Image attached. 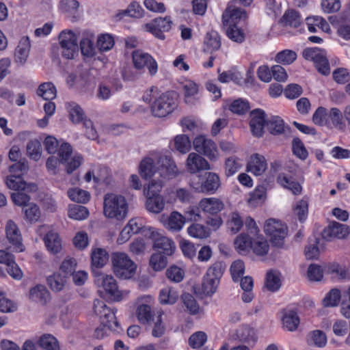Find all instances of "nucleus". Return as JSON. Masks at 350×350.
I'll use <instances>...</instances> for the list:
<instances>
[{
    "label": "nucleus",
    "mask_w": 350,
    "mask_h": 350,
    "mask_svg": "<svg viewBox=\"0 0 350 350\" xmlns=\"http://www.w3.org/2000/svg\"><path fill=\"white\" fill-rule=\"evenodd\" d=\"M128 204L125 198L115 193H107L104 197L103 213L105 217L121 221L126 217Z\"/></svg>",
    "instance_id": "nucleus-1"
},
{
    "label": "nucleus",
    "mask_w": 350,
    "mask_h": 350,
    "mask_svg": "<svg viewBox=\"0 0 350 350\" xmlns=\"http://www.w3.org/2000/svg\"><path fill=\"white\" fill-rule=\"evenodd\" d=\"M111 262L115 275L121 279H129L135 273L136 265L124 252H115L111 255Z\"/></svg>",
    "instance_id": "nucleus-2"
},
{
    "label": "nucleus",
    "mask_w": 350,
    "mask_h": 350,
    "mask_svg": "<svg viewBox=\"0 0 350 350\" xmlns=\"http://www.w3.org/2000/svg\"><path fill=\"white\" fill-rule=\"evenodd\" d=\"M191 187L197 192L213 193L220 186L219 176L213 172H205L193 176L190 180Z\"/></svg>",
    "instance_id": "nucleus-3"
},
{
    "label": "nucleus",
    "mask_w": 350,
    "mask_h": 350,
    "mask_svg": "<svg viewBox=\"0 0 350 350\" xmlns=\"http://www.w3.org/2000/svg\"><path fill=\"white\" fill-rule=\"evenodd\" d=\"M94 312L100 318V323L109 330L119 333L122 329L117 320L113 310L108 308L102 300H94Z\"/></svg>",
    "instance_id": "nucleus-4"
},
{
    "label": "nucleus",
    "mask_w": 350,
    "mask_h": 350,
    "mask_svg": "<svg viewBox=\"0 0 350 350\" xmlns=\"http://www.w3.org/2000/svg\"><path fill=\"white\" fill-rule=\"evenodd\" d=\"M264 230L270 237L271 243L277 247H282L284 239L287 235V227L281 221L275 219H269L266 221Z\"/></svg>",
    "instance_id": "nucleus-5"
},
{
    "label": "nucleus",
    "mask_w": 350,
    "mask_h": 350,
    "mask_svg": "<svg viewBox=\"0 0 350 350\" xmlns=\"http://www.w3.org/2000/svg\"><path fill=\"white\" fill-rule=\"evenodd\" d=\"M95 284L98 287H103L116 301H120L122 297V292L118 289L116 280L113 276L105 274L99 270L93 269Z\"/></svg>",
    "instance_id": "nucleus-6"
},
{
    "label": "nucleus",
    "mask_w": 350,
    "mask_h": 350,
    "mask_svg": "<svg viewBox=\"0 0 350 350\" xmlns=\"http://www.w3.org/2000/svg\"><path fill=\"white\" fill-rule=\"evenodd\" d=\"M176 107L174 99L170 92L162 94L151 105V112L155 117H165Z\"/></svg>",
    "instance_id": "nucleus-7"
},
{
    "label": "nucleus",
    "mask_w": 350,
    "mask_h": 350,
    "mask_svg": "<svg viewBox=\"0 0 350 350\" xmlns=\"http://www.w3.org/2000/svg\"><path fill=\"white\" fill-rule=\"evenodd\" d=\"M303 57L306 60L312 61L317 70L323 75L330 72L329 62L324 51L319 48H308L304 50Z\"/></svg>",
    "instance_id": "nucleus-8"
},
{
    "label": "nucleus",
    "mask_w": 350,
    "mask_h": 350,
    "mask_svg": "<svg viewBox=\"0 0 350 350\" xmlns=\"http://www.w3.org/2000/svg\"><path fill=\"white\" fill-rule=\"evenodd\" d=\"M72 152V147L68 143L62 144L58 149L59 162L65 164L66 170L68 174H71L77 169L83 161V157L79 154H75L70 159Z\"/></svg>",
    "instance_id": "nucleus-9"
},
{
    "label": "nucleus",
    "mask_w": 350,
    "mask_h": 350,
    "mask_svg": "<svg viewBox=\"0 0 350 350\" xmlns=\"http://www.w3.org/2000/svg\"><path fill=\"white\" fill-rule=\"evenodd\" d=\"M62 56L68 59L75 57L78 52L77 39L72 31H63L59 36Z\"/></svg>",
    "instance_id": "nucleus-10"
},
{
    "label": "nucleus",
    "mask_w": 350,
    "mask_h": 350,
    "mask_svg": "<svg viewBox=\"0 0 350 350\" xmlns=\"http://www.w3.org/2000/svg\"><path fill=\"white\" fill-rule=\"evenodd\" d=\"M193 144L197 152L207 157L210 160H216L218 158L217 148L213 140L200 135L195 138Z\"/></svg>",
    "instance_id": "nucleus-11"
},
{
    "label": "nucleus",
    "mask_w": 350,
    "mask_h": 350,
    "mask_svg": "<svg viewBox=\"0 0 350 350\" xmlns=\"http://www.w3.org/2000/svg\"><path fill=\"white\" fill-rule=\"evenodd\" d=\"M172 21L170 16L158 17L146 24V29L160 40H164V32L169 31L172 28Z\"/></svg>",
    "instance_id": "nucleus-12"
},
{
    "label": "nucleus",
    "mask_w": 350,
    "mask_h": 350,
    "mask_svg": "<svg viewBox=\"0 0 350 350\" xmlns=\"http://www.w3.org/2000/svg\"><path fill=\"white\" fill-rule=\"evenodd\" d=\"M133 62L137 70H142L147 67L150 75H154L157 72V64L152 57L142 51L137 50L132 53Z\"/></svg>",
    "instance_id": "nucleus-13"
},
{
    "label": "nucleus",
    "mask_w": 350,
    "mask_h": 350,
    "mask_svg": "<svg viewBox=\"0 0 350 350\" xmlns=\"http://www.w3.org/2000/svg\"><path fill=\"white\" fill-rule=\"evenodd\" d=\"M237 0H232L228 5L222 16L223 23L226 26L236 25L241 20L247 17L245 10L237 6Z\"/></svg>",
    "instance_id": "nucleus-14"
},
{
    "label": "nucleus",
    "mask_w": 350,
    "mask_h": 350,
    "mask_svg": "<svg viewBox=\"0 0 350 350\" xmlns=\"http://www.w3.org/2000/svg\"><path fill=\"white\" fill-rule=\"evenodd\" d=\"M349 232L348 226L333 221L323 230L322 237L327 241H332L334 239H342L347 238Z\"/></svg>",
    "instance_id": "nucleus-15"
},
{
    "label": "nucleus",
    "mask_w": 350,
    "mask_h": 350,
    "mask_svg": "<svg viewBox=\"0 0 350 350\" xmlns=\"http://www.w3.org/2000/svg\"><path fill=\"white\" fill-rule=\"evenodd\" d=\"M150 238L153 241V247L157 252L165 255H172L175 250V245L172 239L152 231Z\"/></svg>",
    "instance_id": "nucleus-16"
},
{
    "label": "nucleus",
    "mask_w": 350,
    "mask_h": 350,
    "mask_svg": "<svg viewBox=\"0 0 350 350\" xmlns=\"http://www.w3.org/2000/svg\"><path fill=\"white\" fill-rule=\"evenodd\" d=\"M157 164L159 165V174L165 178H172L179 174L178 169L174 161L168 156L156 157Z\"/></svg>",
    "instance_id": "nucleus-17"
},
{
    "label": "nucleus",
    "mask_w": 350,
    "mask_h": 350,
    "mask_svg": "<svg viewBox=\"0 0 350 350\" xmlns=\"http://www.w3.org/2000/svg\"><path fill=\"white\" fill-rule=\"evenodd\" d=\"M5 233L9 243L14 247V250L16 252H23L25 247L22 243V235L17 225L13 221L9 220L7 222Z\"/></svg>",
    "instance_id": "nucleus-18"
},
{
    "label": "nucleus",
    "mask_w": 350,
    "mask_h": 350,
    "mask_svg": "<svg viewBox=\"0 0 350 350\" xmlns=\"http://www.w3.org/2000/svg\"><path fill=\"white\" fill-rule=\"evenodd\" d=\"M250 126L253 135L262 137L265 123L267 124L265 111L260 109H254L250 113Z\"/></svg>",
    "instance_id": "nucleus-19"
},
{
    "label": "nucleus",
    "mask_w": 350,
    "mask_h": 350,
    "mask_svg": "<svg viewBox=\"0 0 350 350\" xmlns=\"http://www.w3.org/2000/svg\"><path fill=\"white\" fill-rule=\"evenodd\" d=\"M186 165L187 170L191 174L211 169L208 161L202 156L195 152H191L188 155Z\"/></svg>",
    "instance_id": "nucleus-20"
},
{
    "label": "nucleus",
    "mask_w": 350,
    "mask_h": 350,
    "mask_svg": "<svg viewBox=\"0 0 350 350\" xmlns=\"http://www.w3.org/2000/svg\"><path fill=\"white\" fill-rule=\"evenodd\" d=\"M267 168V161L264 156L258 153L250 156L247 164V171L255 176H260Z\"/></svg>",
    "instance_id": "nucleus-21"
},
{
    "label": "nucleus",
    "mask_w": 350,
    "mask_h": 350,
    "mask_svg": "<svg viewBox=\"0 0 350 350\" xmlns=\"http://www.w3.org/2000/svg\"><path fill=\"white\" fill-rule=\"evenodd\" d=\"M5 184L7 187L15 191L22 190L24 191H32L37 189V186L35 184H27L26 182L23 180L21 174H12L8 176L5 179Z\"/></svg>",
    "instance_id": "nucleus-22"
},
{
    "label": "nucleus",
    "mask_w": 350,
    "mask_h": 350,
    "mask_svg": "<svg viewBox=\"0 0 350 350\" xmlns=\"http://www.w3.org/2000/svg\"><path fill=\"white\" fill-rule=\"evenodd\" d=\"M29 297L32 301L45 305L49 300L50 294L44 285L38 284L30 289Z\"/></svg>",
    "instance_id": "nucleus-23"
},
{
    "label": "nucleus",
    "mask_w": 350,
    "mask_h": 350,
    "mask_svg": "<svg viewBox=\"0 0 350 350\" xmlns=\"http://www.w3.org/2000/svg\"><path fill=\"white\" fill-rule=\"evenodd\" d=\"M200 208L205 213L217 214L224 208L223 202L218 198H203L199 203Z\"/></svg>",
    "instance_id": "nucleus-24"
},
{
    "label": "nucleus",
    "mask_w": 350,
    "mask_h": 350,
    "mask_svg": "<svg viewBox=\"0 0 350 350\" xmlns=\"http://www.w3.org/2000/svg\"><path fill=\"white\" fill-rule=\"evenodd\" d=\"M30 41L28 37H23L15 50V61L21 65L25 64L30 50Z\"/></svg>",
    "instance_id": "nucleus-25"
},
{
    "label": "nucleus",
    "mask_w": 350,
    "mask_h": 350,
    "mask_svg": "<svg viewBox=\"0 0 350 350\" xmlns=\"http://www.w3.org/2000/svg\"><path fill=\"white\" fill-rule=\"evenodd\" d=\"M44 241L47 250L52 254H57L62 250V241L59 234L53 231L49 230L44 237Z\"/></svg>",
    "instance_id": "nucleus-26"
},
{
    "label": "nucleus",
    "mask_w": 350,
    "mask_h": 350,
    "mask_svg": "<svg viewBox=\"0 0 350 350\" xmlns=\"http://www.w3.org/2000/svg\"><path fill=\"white\" fill-rule=\"evenodd\" d=\"M156 155L154 158L150 157H145L140 163L139 173L142 178H150L157 174V168L154 165V159L157 160Z\"/></svg>",
    "instance_id": "nucleus-27"
},
{
    "label": "nucleus",
    "mask_w": 350,
    "mask_h": 350,
    "mask_svg": "<svg viewBox=\"0 0 350 350\" xmlns=\"http://www.w3.org/2000/svg\"><path fill=\"white\" fill-rule=\"evenodd\" d=\"M109 255L105 250L96 248L92 251L91 260L92 270H98L103 267L108 261Z\"/></svg>",
    "instance_id": "nucleus-28"
},
{
    "label": "nucleus",
    "mask_w": 350,
    "mask_h": 350,
    "mask_svg": "<svg viewBox=\"0 0 350 350\" xmlns=\"http://www.w3.org/2000/svg\"><path fill=\"white\" fill-rule=\"evenodd\" d=\"M278 183L284 188L288 189L293 194H300L302 190L301 185L293 180L291 177H288L285 174H280L277 178Z\"/></svg>",
    "instance_id": "nucleus-29"
},
{
    "label": "nucleus",
    "mask_w": 350,
    "mask_h": 350,
    "mask_svg": "<svg viewBox=\"0 0 350 350\" xmlns=\"http://www.w3.org/2000/svg\"><path fill=\"white\" fill-rule=\"evenodd\" d=\"M157 315V311L152 310L149 305L142 304L137 307V317L142 323H150L154 321Z\"/></svg>",
    "instance_id": "nucleus-30"
},
{
    "label": "nucleus",
    "mask_w": 350,
    "mask_h": 350,
    "mask_svg": "<svg viewBox=\"0 0 350 350\" xmlns=\"http://www.w3.org/2000/svg\"><path fill=\"white\" fill-rule=\"evenodd\" d=\"M204 51L212 53L217 51L221 46V40L218 33L211 31L206 34L204 41Z\"/></svg>",
    "instance_id": "nucleus-31"
},
{
    "label": "nucleus",
    "mask_w": 350,
    "mask_h": 350,
    "mask_svg": "<svg viewBox=\"0 0 350 350\" xmlns=\"http://www.w3.org/2000/svg\"><path fill=\"white\" fill-rule=\"evenodd\" d=\"M47 284L53 291L59 292L62 291L66 284V275H62L60 273H54L46 278Z\"/></svg>",
    "instance_id": "nucleus-32"
},
{
    "label": "nucleus",
    "mask_w": 350,
    "mask_h": 350,
    "mask_svg": "<svg viewBox=\"0 0 350 350\" xmlns=\"http://www.w3.org/2000/svg\"><path fill=\"white\" fill-rule=\"evenodd\" d=\"M282 323L284 327L287 330L295 331L299 324V318L297 312L293 310H284L283 312Z\"/></svg>",
    "instance_id": "nucleus-33"
},
{
    "label": "nucleus",
    "mask_w": 350,
    "mask_h": 350,
    "mask_svg": "<svg viewBox=\"0 0 350 350\" xmlns=\"http://www.w3.org/2000/svg\"><path fill=\"white\" fill-rule=\"evenodd\" d=\"M146 207L147 210L153 213H159L164 208L165 202L160 195L147 196Z\"/></svg>",
    "instance_id": "nucleus-34"
},
{
    "label": "nucleus",
    "mask_w": 350,
    "mask_h": 350,
    "mask_svg": "<svg viewBox=\"0 0 350 350\" xmlns=\"http://www.w3.org/2000/svg\"><path fill=\"white\" fill-rule=\"evenodd\" d=\"M236 336L241 342L247 344L254 343L256 340L254 329L247 325H243L237 329Z\"/></svg>",
    "instance_id": "nucleus-35"
},
{
    "label": "nucleus",
    "mask_w": 350,
    "mask_h": 350,
    "mask_svg": "<svg viewBox=\"0 0 350 350\" xmlns=\"http://www.w3.org/2000/svg\"><path fill=\"white\" fill-rule=\"evenodd\" d=\"M281 21L284 25L291 27H297L301 24V17L299 12L293 9L286 10Z\"/></svg>",
    "instance_id": "nucleus-36"
},
{
    "label": "nucleus",
    "mask_w": 350,
    "mask_h": 350,
    "mask_svg": "<svg viewBox=\"0 0 350 350\" xmlns=\"http://www.w3.org/2000/svg\"><path fill=\"white\" fill-rule=\"evenodd\" d=\"M185 217L177 211H173L169 218L167 222V228L174 231H180L185 224Z\"/></svg>",
    "instance_id": "nucleus-37"
},
{
    "label": "nucleus",
    "mask_w": 350,
    "mask_h": 350,
    "mask_svg": "<svg viewBox=\"0 0 350 350\" xmlns=\"http://www.w3.org/2000/svg\"><path fill=\"white\" fill-rule=\"evenodd\" d=\"M37 94L46 100H51L56 97L57 90L51 82H46L39 85Z\"/></svg>",
    "instance_id": "nucleus-38"
},
{
    "label": "nucleus",
    "mask_w": 350,
    "mask_h": 350,
    "mask_svg": "<svg viewBox=\"0 0 350 350\" xmlns=\"http://www.w3.org/2000/svg\"><path fill=\"white\" fill-rule=\"evenodd\" d=\"M187 232L190 237L196 239H206L210 236V230L204 226L200 224H193L187 228Z\"/></svg>",
    "instance_id": "nucleus-39"
},
{
    "label": "nucleus",
    "mask_w": 350,
    "mask_h": 350,
    "mask_svg": "<svg viewBox=\"0 0 350 350\" xmlns=\"http://www.w3.org/2000/svg\"><path fill=\"white\" fill-rule=\"evenodd\" d=\"M341 298V293L339 289L332 288L322 300L323 307H336L338 305Z\"/></svg>",
    "instance_id": "nucleus-40"
},
{
    "label": "nucleus",
    "mask_w": 350,
    "mask_h": 350,
    "mask_svg": "<svg viewBox=\"0 0 350 350\" xmlns=\"http://www.w3.org/2000/svg\"><path fill=\"white\" fill-rule=\"evenodd\" d=\"M70 119L73 123H79L84 122L85 115L81 107L75 103H69L67 104Z\"/></svg>",
    "instance_id": "nucleus-41"
},
{
    "label": "nucleus",
    "mask_w": 350,
    "mask_h": 350,
    "mask_svg": "<svg viewBox=\"0 0 350 350\" xmlns=\"http://www.w3.org/2000/svg\"><path fill=\"white\" fill-rule=\"evenodd\" d=\"M267 128L270 133L280 135L284 131V121L278 116L272 117L267 121Z\"/></svg>",
    "instance_id": "nucleus-42"
},
{
    "label": "nucleus",
    "mask_w": 350,
    "mask_h": 350,
    "mask_svg": "<svg viewBox=\"0 0 350 350\" xmlns=\"http://www.w3.org/2000/svg\"><path fill=\"white\" fill-rule=\"evenodd\" d=\"M67 193L71 200L78 203H86L90 198L89 192L79 188L70 189Z\"/></svg>",
    "instance_id": "nucleus-43"
},
{
    "label": "nucleus",
    "mask_w": 350,
    "mask_h": 350,
    "mask_svg": "<svg viewBox=\"0 0 350 350\" xmlns=\"http://www.w3.org/2000/svg\"><path fill=\"white\" fill-rule=\"evenodd\" d=\"M344 114L336 107L330 109L328 117L335 128L340 131H345V124L343 122Z\"/></svg>",
    "instance_id": "nucleus-44"
},
{
    "label": "nucleus",
    "mask_w": 350,
    "mask_h": 350,
    "mask_svg": "<svg viewBox=\"0 0 350 350\" xmlns=\"http://www.w3.org/2000/svg\"><path fill=\"white\" fill-rule=\"evenodd\" d=\"M41 149V144L38 139L31 140L27 144V154L30 159L38 161L42 154Z\"/></svg>",
    "instance_id": "nucleus-45"
},
{
    "label": "nucleus",
    "mask_w": 350,
    "mask_h": 350,
    "mask_svg": "<svg viewBox=\"0 0 350 350\" xmlns=\"http://www.w3.org/2000/svg\"><path fill=\"white\" fill-rule=\"evenodd\" d=\"M88 215V208L82 205L73 204L69 206L68 216L72 219L82 220L87 218Z\"/></svg>",
    "instance_id": "nucleus-46"
},
{
    "label": "nucleus",
    "mask_w": 350,
    "mask_h": 350,
    "mask_svg": "<svg viewBox=\"0 0 350 350\" xmlns=\"http://www.w3.org/2000/svg\"><path fill=\"white\" fill-rule=\"evenodd\" d=\"M25 219L31 223L36 222L40 217L41 213L39 207L35 204H28L23 208Z\"/></svg>",
    "instance_id": "nucleus-47"
},
{
    "label": "nucleus",
    "mask_w": 350,
    "mask_h": 350,
    "mask_svg": "<svg viewBox=\"0 0 350 350\" xmlns=\"http://www.w3.org/2000/svg\"><path fill=\"white\" fill-rule=\"evenodd\" d=\"M167 256L159 252L153 254L150 259V265L155 271L162 270L167 266Z\"/></svg>",
    "instance_id": "nucleus-48"
},
{
    "label": "nucleus",
    "mask_w": 350,
    "mask_h": 350,
    "mask_svg": "<svg viewBox=\"0 0 350 350\" xmlns=\"http://www.w3.org/2000/svg\"><path fill=\"white\" fill-rule=\"evenodd\" d=\"M181 298L183 306L191 314H196L198 312L200 306L192 295L185 293L182 295Z\"/></svg>",
    "instance_id": "nucleus-49"
},
{
    "label": "nucleus",
    "mask_w": 350,
    "mask_h": 350,
    "mask_svg": "<svg viewBox=\"0 0 350 350\" xmlns=\"http://www.w3.org/2000/svg\"><path fill=\"white\" fill-rule=\"evenodd\" d=\"M38 344L40 347L46 350H59L57 339L51 334H44L41 336Z\"/></svg>",
    "instance_id": "nucleus-50"
},
{
    "label": "nucleus",
    "mask_w": 350,
    "mask_h": 350,
    "mask_svg": "<svg viewBox=\"0 0 350 350\" xmlns=\"http://www.w3.org/2000/svg\"><path fill=\"white\" fill-rule=\"evenodd\" d=\"M178 298V295L176 291L171 288H165L161 291L159 300L163 304H173Z\"/></svg>",
    "instance_id": "nucleus-51"
},
{
    "label": "nucleus",
    "mask_w": 350,
    "mask_h": 350,
    "mask_svg": "<svg viewBox=\"0 0 350 350\" xmlns=\"http://www.w3.org/2000/svg\"><path fill=\"white\" fill-rule=\"evenodd\" d=\"M265 286L268 291L274 292L281 286V282L278 273L270 271L267 273Z\"/></svg>",
    "instance_id": "nucleus-52"
},
{
    "label": "nucleus",
    "mask_w": 350,
    "mask_h": 350,
    "mask_svg": "<svg viewBox=\"0 0 350 350\" xmlns=\"http://www.w3.org/2000/svg\"><path fill=\"white\" fill-rule=\"evenodd\" d=\"M234 243L236 249L239 253H241L246 252L248 248L252 247L253 241L248 235L243 233L237 237Z\"/></svg>",
    "instance_id": "nucleus-53"
},
{
    "label": "nucleus",
    "mask_w": 350,
    "mask_h": 350,
    "mask_svg": "<svg viewBox=\"0 0 350 350\" xmlns=\"http://www.w3.org/2000/svg\"><path fill=\"white\" fill-rule=\"evenodd\" d=\"M266 189L264 186H258L250 194L248 202L252 206H258L262 203L265 198Z\"/></svg>",
    "instance_id": "nucleus-54"
},
{
    "label": "nucleus",
    "mask_w": 350,
    "mask_h": 350,
    "mask_svg": "<svg viewBox=\"0 0 350 350\" xmlns=\"http://www.w3.org/2000/svg\"><path fill=\"white\" fill-rule=\"evenodd\" d=\"M297 59V53L292 50L286 49L279 52L275 56V61L283 64H291Z\"/></svg>",
    "instance_id": "nucleus-55"
},
{
    "label": "nucleus",
    "mask_w": 350,
    "mask_h": 350,
    "mask_svg": "<svg viewBox=\"0 0 350 350\" xmlns=\"http://www.w3.org/2000/svg\"><path fill=\"white\" fill-rule=\"evenodd\" d=\"M219 282V280L206 275L202 282V290L204 293L206 295H213L216 291Z\"/></svg>",
    "instance_id": "nucleus-56"
},
{
    "label": "nucleus",
    "mask_w": 350,
    "mask_h": 350,
    "mask_svg": "<svg viewBox=\"0 0 350 350\" xmlns=\"http://www.w3.org/2000/svg\"><path fill=\"white\" fill-rule=\"evenodd\" d=\"M310 342L318 347H323L327 344V337L325 334L321 330H314L311 332L309 335Z\"/></svg>",
    "instance_id": "nucleus-57"
},
{
    "label": "nucleus",
    "mask_w": 350,
    "mask_h": 350,
    "mask_svg": "<svg viewBox=\"0 0 350 350\" xmlns=\"http://www.w3.org/2000/svg\"><path fill=\"white\" fill-rule=\"evenodd\" d=\"M318 239L310 240L308 245L305 247V256L307 259H317L320 254V250L318 246Z\"/></svg>",
    "instance_id": "nucleus-58"
},
{
    "label": "nucleus",
    "mask_w": 350,
    "mask_h": 350,
    "mask_svg": "<svg viewBox=\"0 0 350 350\" xmlns=\"http://www.w3.org/2000/svg\"><path fill=\"white\" fill-rule=\"evenodd\" d=\"M175 148L182 153L187 152L191 148V142L185 135H178L174 139Z\"/></svg>",
    "instance_id": "nucleus-59"
},
{
    "label": "nucleus",
    "mask_w": 350,
    "mask_h": 350,
    "mask_svg": "<svg viewBox=\"0 0 350 350\" xmlns=\"http://www.w3.org/2000/svg\"><path fill=\"white\" fill-rule=\"evenodd\" d=\"M292 146L293 152L295 155H296L301 160H305L307 158L308 154V151L299 138L295 137L293 139Z\"/></svg>",
    "instance_id": "nucleus-60"
},
{
    "label": "nucleus",
    "mask_w": 350,
    "mask_h": 350,
    "mask_svg": "<svg viewBox=\"0 0 350 350\" xmlns=\"http://www.w3.org/2000/svg\"><path fill=\"white\" fill-rule=\"evenodd\" d=\"M252 248L256 255L264 256L268 253L269 246L267 240L261 238L253 241Z\"/></svg>",
    "instance_id": "nucleus-61"
},
{
    "label": "nucleus",
    "mask_w": 350,
    "mask_h": 350,
    "mask_svg": "<svg viewBox=\"0 0 350 350\" xmlns=\"http://www.w3.org/2000/svg\"><path fill=\"white\" fill-rule=\"evenodd\" d=\"M114 45L113 37L109 34H103L98 38L97 47L101 51L110 50Z\"/></svg>",
    "instance_id": "nucleus-62"
},
{
    "label": "nucleus",
    "mask_w": 350,
    "mask_h": 350,
    "mask_svg": "<svg viewBox=\"0 0 350 350\" xmlns=\"http://www.w3.org/2000/svg\"><path fill=\"white\" fill-rule=\"evenodd\" d=\"M250 109L249 103L241 98L234 100L230 106V109L234 113L242 115Z\"/></svg>",
    "instance_id": "nucleus-63"
},
{
    "label": "nucleus",
    "mask_w": 350,
    "mask_h": 350,
    "mask_svg": "<svg viewBox=\"0 0 350 350\" xmlns=\"http://www.w3.org/2000/svg\"><path fill=\"white\" fill-rule=\"evenodd\" d=\"M228 37L238 43H241L245 40V34L243 31L236 25L228 26L226 29Z\"/></svg>",
    "instance_id": "nucleus-64"
}]
</instances>
